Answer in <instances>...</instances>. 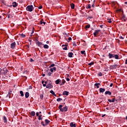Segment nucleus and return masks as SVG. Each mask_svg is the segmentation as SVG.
<instances>
[{"label":"nucleus","instance_id":"obj_33","mask_svg":"<svg viewBox=\"0 0 127 127\" xmlns=\"http://www.w3.org/2000/svg\"><path fill=\"white\" fill-rule=\"evenodd\" d=\"M20 94L21 97H23V96H24V94H23V91H20Z\"/></svg>","mask_w":127,"mask_h":127},{"label":"nucleus","instance_id":"obj_20","mask_svg":"<svg viewBox=\"0 0 127 127\" xmlns=\"http://www.w3.org/2000/svg\"><path fill=\"white\" fill-rule=\"evenodd\" d=\"M99 91H100V93H104V92L106 91V89H105V88H100L99 89Z\"/></svg>","mask_w":127,"mask_h":127},{"label":"nucleus","instance_id":"obj_1","mask_svg":"<svg viewBox=\"0 0 127 127\" xmlns=\"http://www.w3.org/2000/svg\"><path fill=\"white\" fill-rule=\"evenodd\" d=\"M53 88V85H52V81L51 80H47V89H52Z\"/></svg>","mask_w":127,"mask_h":127},{"label":"nucleus","instance_id":"obj_9","mask_svg":"<svg viewBox=\"0 0 127 127\" xmlns=\"http://www.w3.org/2000/svg\"><path fill=\"white\" fill-rule=\"evenodd\" d=\"M56 67H54L53 68H50V71L52 73H53V72H55L56 71Z\"/></svg>","mask_w":127,"mask_h":127},{"label":"nucleus","instance_id":"obj_53","mask_svg":"<svg viewBox=\"0 0 127 127\" xmlns=\"http://www.w3.org/2000/svg\"><path fill=\"white\" fill-rule=\"evenodd\" d=\"M120 39H124V37H123V36H120Z\"/></svg>","mask_w":127,"mask_h":127},{"label":"nucleus","instance_id":"obj_35","mask_svg":"<svg viewBox=\"0 0 127 127\" xmlns=\"http://www.w3.org/2000/svg\"><path fill=\"white\" fill-rule=\"evenodd\" d=\"M95 63H94V62H92L91 63H90L89 64H88V65L89 66H92V65H94Z\"/></svg>","mask_w":127,"mask_h":127},{"label":"nucleus","instance_id":"obj_59","mask_svg":"<svg viewBox=\"0 0 127 127\" xmlns=\"http://www.w3.org/2000/svg\"><path fill=\"white\" fill-rule=\"evenodd\" d=\"M29 89H32V86H30L29 87Z\"/></svg>","mask_w":127,"mask_h":127},{"label":"nucleus","instance_id":"obj_32","mask_svg":"<svg viewBox=\"0 0 127 127\" xmlns=\"http://www.w3.org/2000/svg\"><path fill=\"white\" fill-rule=\"evenodd\" d=\"M42 115H40L39 116V117H38L39 121H40V120H42Z\"/></svg>","mask_w":127,"mask_h":127},{"label":"nucleus","instance_id":"obj_60","mask_svg":"<svg viewBox=\"0 0 127 127\" xmlns=\"http://www.w3.org/2000/svg\"><path fill=\"white\" fill-rule=\"evenodd\" d=\"M105 116H106V114H104V115H103L102 116V118H104V117H105Z\"/></svg>","mask_w":127,"mask_h":127},{"label":"nucleus","instance_id":"obj_44","mask_svg":"<svg viewBox=\"0 0 127 127\" xmlns=\"http://www.w3.org/2000/svg\"><path fill=\"white\" fill-rule=\"evenodd\" d=\"M43 19H41V21H40V24H43Z\"/></svg>","mask_w":127,"mask_h":127},{"label":"nucleus","instance_id":"obj_36","mask_svg":"<svg viewBox=\"0 0 127 127\" xmlns=\"http://www.w3.org/2000/svg\"><path fill=\"white\" fill-rule=\"evenodd\" d=\"M81 54H83L84 55H86V51H81Z\"/></svg>","mask_w":127,"mask_h":127},{"label":"nucleus","instance_id":"obj_19","mask_svg":"<svg viewBox=\"0 0 127 127\" xmlns=\"http://www.w3.org/2000/svg\"><path fill=\"white\" fill-rule=\"evenodd\" d=\"M42 84H43V87H46V86H47L46 85H47V81L45 82V83H44V81L42 80Z\"/></svg>","mask_w":127,"mask_h":127},{"label":"nucleus","instance_id":"obj_5","mask_svg":"<svg viewBox=\"0 0 127 127\" xmlns=\"http://www.w3.org/2000/svg\"><path fill=\"white\" fill-rule=\"evenodd\" d=\"M45 73L47 75V76H51L52 73L49 71V69H45Z\"/></svg>","mask_w":127,"mask_h":127},{"label":"nucleus","instance_id":"obj_18","mask_svg":"<svg viewBox=\"0 0 127 127\" xmlns=\"http://www.w3.org/2000/svg\"><path fill=\"white\" fill-rule=\"evenodd\" d=\"M63 95L64 96H68V95H69V92L67 91H64L63 92Z\"/></svg>","mask_w":127,"mask_h":127},{"label":"nucleus","instance_id":"obj_45","mask_svg":"<svg viewBox=\"0 0 127 127\" xmlns=\"http://www.w3.org/2000/svg\"><path fill=\"white\" fill-rule=\"evenodd\" d=\"M29 62H34V60H33V59H30L29 60Z\"/></svg>","mask_w":127,"mask_h":127},{"label":"nucleus","instance_id":"obj_42","mask_svg":"<svg viewBox=\"0 0 127 127\" xmlns=\"http://www.w3.org/2000/svg\"><path fill=\"white\" fill-rule=\"evenodd\" d=\"M54 66H55V64H51V66H50L49 67V68H51L52 67H54Z\"/></svg>","mask_w":127,"mask_h":127},{"label":"nucleus","instance_id":"obj_15","mask_svg":"<svg viewBox=\"0 0 127 127\" xmlns=\"http://www.w3.org/2000/svg\"><path fill=\"white\" fill-rule=\"evenodd\" d=\"M108 101L110 103H115V101H116V99L113 98V99H112V100L109 99H108Z\"/></svg>","mask_w":127,"mask_h":127},{"label":"nucleus","instance_id":"obj_14","mask_svg":"<svg viewBox=\"0 0 127 127\" xmlns=\"http://www.w3.org/2000/svg\"><path fill=\"white\" fill-rule=\"evenodd\" d=\"M73 55H74V54L72 52L68 53V56L69 58H72V57H73Z\"/></svg>","mask_w":127,"mask_h":127},{"label":"nucleus","instance_id":"obj_16","mask_svg":"<svg viewBox=\"0 0 127 127\" xmlns=\"http://www.w3.org/2000/svg\"><path fill=\"white\" fill-rule=\"evenodd\" d=\"M12 5L13 7H16V6H17V3H16V2L14 1V2H13L12 3Z\"/></svg>","mask_w":127,"mask_h":127},{"label":"nucleus","instance_id":"obj_17","mask_svg":"<svg viewBox=\"0 0 127 127\" xmlns=\"http://www.w3.org/2000/svg\"><path fill=\"white\" fill-rule=\"evenodd\" d=\"M3 120L4 121V123L6 124L7 123V119L5 116H3Z\"/></svg>","mask_w":127,"mask_h":127},{"label":"nucleus","instance_id":"obj_21","mask_svg":"<svg viewBox=\"0 0 127 127\" xmlns=\"http://www.w3.org/2000/svg\"><path fill=\"white\" fill-rule=\"evenodd\" d=\"M46 126H47V125H49L50 124V121L48 120V119H46L45 120Z\"/></svg>","mask_w":127,"mask_h":127},{"label":"nucleus","instance_id":"obj_63","mask_svg":"<svg viewBox=\"0 0 127 127\" xmlns=\"http://www.w3.org/2000/svg\"><path fill=\"white\" fill-rule=\"evenodd\" d=\"M125 64H127V59L125 61Z\"/></svg>","mask_w":127,"mask_h":127},{"label":"nucleus","instance_id":"obj_43","mask_svg":"<svg viewBox=\"0 0 127 127\" xmlns=\"http://www.w3.org/2000/svg\"><path fill=\"white\" fill-rule=\"evenodd\" d=\"M41 125H42V126H43V127H45V126H46V124H44V122L42 121L41 122Z\"/></svg>","mask_w":127,"mask_h":127},{"label":"nucleus","instance_id":"obj_7","mask_svg":"<svg viewBox=\"0 0 127 127\" xmlns=\"http://www.w3.org/2000/svg\"><path fill=\"white\" fill-rule=\"evenodd\" d=\"M15 46H16V43L15 42H14L10 44V48H11V49H14V48H15Z\"/></svg>","mask_w":127,"mask_h":127},{"label":"nucleus","instance_id":"obj_57","mask_svg":"<svg viewBox=\"0 0 127 127\" xmlns=\"http://www.w3.org/2000/svg\"><path fill=\"white\" fill-rule=\"evenodd\" d=\"M43 24H44V25H45V24H46V22H43Z\"/></svg>","mask_w":127,"mask_h":127},{"label":"nucleus","instance_id":"obj_37","mask_svg":"<svg viewBox=\"0 0 127 127\" xmlns=\"http://www.w3.org/2000/svg\"><path fill=\"white\" fill-rule=\"evenodd\" d=\"M62 100H63L62 98H59L57 99V102H61V101H62Z\"/></svg>","mask_w":127,"mask_h":127},{"label":"nucleus","instance_id":"obj_30","mask_svg":"<svg viewBox=\"0 0 127 127\" xmlns=\"http://www.w3.org/2000/svg\"><path fill=\"white\" fill-rule=\"evenodd\" d=\"M99 85H100V83H95L94 84V86H95V87H97V89H99V88H100V86H99Z\"/></svg>","mask_w":127,"mask_h":127},{"label":"nucleus","instance_id":"obj_54","mask_svg":"<svg viewBox=\"0 0 127 127\" xmlns=\"http://www.w3.org/2000/svg\"><path fill=\"white\" fill-rule=\"evenodd\" d=\"M33 33H34V30H32L31 34H33Z\"/></svg>","mask_w":127,"mask_h":127},{"label":"nucleus","instance_id":"obj_46","mask_svg":"<svg viewBox=\"0 0 127 127\" xmlns=\"http://www.w3.org/2000/svg\"><path fill=\"white\" fill-rule=\"evenodd\" d=\"M21 36H22V37H23V38H24V37H25V35H24V34H22L21 35Z\"/></svg>","mask_w":127,"mask_h":127},{"label":"nucleus","instance_id":"obj_47","mask_svg":"<svg viewBox=\"0 0 127 127\" xmlns=\"http://www.w3.org/2000/svg\"><path fill=\"white\" fill-rule=\"evenodd\" d=\"M40 99H41V100H42V99H43V95L41 94V95H40Z\"/></svg>","mask_w":127,"mask_h":127},{"label":"nucleus","instance_id":"obj_50","mask_svg":"<svg viewBox=\"0 0 127 127\" xmlns=\"http://www.w3.org/2000/svg\"><path fill=\"white\" fill-rule=\"evenodd\" d=\"M66 81H67L68 82H69V81H70V78H66Z\"/></svg>","mask_w":127,"mask_h":127},{"label":"nucleus","instance_id":"obj_12","mask_svg":"<svg viewBox=\"0 0 127 127\" xmlns=\"http://www.w3.org/2000/svg\"><path fill=\"white\" fill-rule=\"evenodd\" d=\"M105 95H109V96H111V95H112V92L110 91H106L105 92Z\"/></svg>","mask_w":127,"mask_h":127},{"label":"nucleus","instance_id":"obj_10","mask_svg":"<svg viewBox=\"0 0 127 127\" xmlns=\"http://www.w3.org/2000/svg\"><path fill=\"white\" fill-rule=\"evenodd\" d=\"M57 85H59L60 83H61V79H57V80L55 81V82Z\"/></svg>","mask_w":127,"mask_h":127},{"label":"nucleus","instance_id":"obj_40","mask_svg":"<svg viewBox=\"0 0 127 127\" xmlns=\"http://www.w3.org/2000/svg\"><path fill=\"white\" fill-rule=\"evenodd\" d=\"M108 22H109V23H112V19H109V18H108Z\"/></svg>","mask_w":127,"mask_h":127},{"label":"nucleus","instance_id":"obj_6","mask_svg":"<svg viewBox=\"0 0 127 127\" xmlns=\"http://www.w3.org/2000/svg\"><path fill=\"white\" fill-rule=\"evenodd\" d=\"M101 31V30H96L95 32L93 33V35L95 37H96L97 35H99V32Z\"/></svg>","mask_w":127,"mask_h":127},{"label":"nucleus","instance_id":"obj_28","mask_svg":"<svg viewBox=\"0 0 127 127\" xmlns=\"http://www.w3.org/2000/svg\"><path fill=\"white\" fill-rule=\"evenodd\" d=\"M70 6L72 9H74V8H75V4H74V3H71Z\"/></svg>","mask_w":127,"mask_h":127},{"label":"nucleus","instance_id":"obj_4","mask_svg":"<svg viewBox=\"0 0 127 127\" xmlns=\"http://www.w3.org/2000/svg\"><path fill=\"white\" fill-rule=\"evenodd\" d=\"M108 57L110 59H112V58H115L116 59H119V55H114L113 54L109 53Z\"/></svg>","mask_w":127,"mask_h":127},{"label":"nucleus","instance_id":"obj_3","mask_svg":"<svg viewBox=\"0 0 127 127\" xmlns=\"http://www.w3.org/2000/svg\"><path fill=\"white\" fill-rule=\"evenodd\" d=\"M34 9V7H33V5H29L26 7V10H27V11H29L30 12L33 11Z\"/></svg>","mask_w":127,"mask_h":127},{"label":"nucleus","instance_id":"obj_62","mask_svg":"<svg viewBox=\"0 0 127 127\" xmlns=\"http://www.w3.org/2000/svg\"><path fill=\"white\" fill-rule=\"evenodd\" d=\"M42 76H43V77H45V74H42Z\"/></svg>","mask_w":127,"mask_h":127},{"label":"nucleus","instance_id":"obj_41","mask_svg":"<svg viewBox=\"0 0 127 127\" xmlns=\"http://www.w3.org/2000/svg\"><path fill=\"white\" fill-rule=\"evenodd\" d=\"M86 8L88 9V8H91V4H89L87 6H86Z\"/></svg>","mask_w":127,"mask_h":127},{"label":"nucleus","instance_id":"obj_27","mask_svg":"<svg viewBox=\"0 0 127 127\" xmlns=\"http://www.w3.org/2000/svg\"><path fill=\"white\" fill-rule=\"evenodd\" d=\"M44 48H45V49H48L49 48V46L48 45H44Z\"/></svg>","mask_w":127,"mask_h":127},{"label":"nucleus","instance_id":"obj_13","mask_svg":"<svg viewBox=\"0 0 127 127\" xmlns=\"http://www.w3.org/2000/svg\"><path fill=\"white\" fill-rule=\"evenodd\" d=\"M37 44L38 46H39V47H42V45H43L42 43H41L39 41H38L37 42Z\"/></svg>","mask_w":127,"mask_h":127},{"label":"nucleus","instance_id":"obj_26","mask_svg":"<svg viewBox=\"0 0 127 127\" xmlns=\"http://www.w3.org/2000/svg\"><path fill=\"white\" fill-rule=\"evenodd\" d=\"M25 96L26 98H28V97H29V92H26L25 94Z\"/></svg>","mask_w":127,"mask_h":127},{"label":"nucleus","instance_id":"obj_25","mask_svg":"<svg viewBox=\"0 0 127 127\" xmlns=\"http://www.w3.org/2000/svg\"><path fill=\"white\" fill-rule=\"evenodd\" d=\"M50 93L53 94V96H55V97H56V94H55V93H54V91H53V90H51Z\"/></svg>","mask_w":127,"mask_h":127},{"label":"nucleus","instance_id":"obj_55","mask_svg":"<svg viewBox=\"0 0 127 127\" xmlns=\"http://www.w3.org/2000/svg\"><path fill=\"white\" fill-rule=\"evenodd\" d=\"M88 18H90V19L93 18L92 16H89Z\"/></svg>","mask_w":127,"mask_h":127},{"label":"nucleus","instance_id":"obj_11","mask_svg":"<svg viewBox=\"0 0 127 127\" xmlns=\"http://www.w3.org/2000/svg\"><path fill=\"white\" fill-rule=\"evenodd\" d=\"M62 47H63V49H64V50H68V49L67 48V45H63Z\"/></svg>","mask_w":127,"mask_h":127},{"label":"nucleus","instance_id":"obj_51","mask_svg":"<svg viewBox=\"0 0 127 127\" xmlns=\"http://www.w3.org/2000/svg\"><path fill=\"white\" fill-rule=\"evenodd\" d=\"M68 40H69V41L72 40V38L69 37L68 39Z\"/></svg>","mask_w":127,"mask_h":127},{"label":"nucleus","instance_id":"obj_22","mask_svg":"<svg viewBox=\"0 0 127 127\" xmlns=\"http://www.w3.org/2000/svg\"><path fill=\"white\" fill-rule=\"evenodd\" d=\"M70 127H76V124L73 123V122L70 123Z\"/></svg>","mask_w":127,"mask_h":127},{"label":"nucleus","instance_id":"obj_39","mask_svg":"<svg viewBox=\"0 0 127 127\" xmlns=\"http://www.w3.org/2000/svg\"><path fill=\"white\" fill-rule=\"evenodd\" d=\"M98 76H100V77H101V76H103V73L102 72H100L98 73Z\"/></svg>","mask_w":127,"mask_h":127},{"label":"nucleus","instance_id":"obj_52","mask_svg":"<svg viewBox=\"0 0 127 127\" xmlns=\"http://www.w3.org/2000/svg\"><path fill=\"white\" fill-rule=\"evenodd\" d=\"M114 84L113 83H111L110 87H113Z\"/></svg>","mask_w":127,"mask_h":127},{"label":"nucleus","instance_id":"obj_48","mask_svg":"<svg viewBox=\"0 0 127 127\" xmlns=\"http://www.w3.org/2000/svg\"><path fill=\"white\" fill-rule=\"evenodd\" d=\"M39 9H41L42 8V5H40V6L38 7Z\"/></svg>","mask_w":127,"mask_h":127},{"label":"nucleus","instance_id":"obj_31","mask_svg":"<svg viewBox=\"0 0 127 127\" xmlns=\"http://www.w3.org/2000/svg\"><path fill=\"white\" fill-rule=\"evenodd\" d=\"M11 93H12V91H9L8 93V95H9L8 97L9 99H10V95L11 94Z\"/></svg>","mask_w":127,"mask_h":127},{"label":"nucleus","instance_id":"obj_34","mask_svg":"<svg viewBox=\"0 0 127 127\" xmlns=\"http://www.w3.org/2000/svg\"><path fill=\"white\" fill-rule=\"evenodd\" d=\"M90 25L88 24L85 26V29H86L87 30V28H90Z\"/></svg>","mask_w":127,"mask_h":127},{"label":"nucleus","instance_id":"obj_23","mask_svg":"<svg viewBox=\"0 0 127 127\" xmlns=\"http://www.w3.org/2000/svg\"><path fill=\"white\" fill-rule=\"evenodd\" d=\"M122 19H124V21H127V17H126V16L124 14H123V16H122Z\"/></svg>","mask_w":127,"mask_h":127},{"label":"nucleus","instance_id":"obj_2","mask_svg":"<svg viewBox=\"0 0 127 127\" xmlns=\"http://www.w3.org/2000/svg\"><path fill=\"white\" fill-rule=\"evenodd\" d=\"M63 107V105H59V109L60 111H61L62 112H64L65 113V112H67V111H68V107L67 106H65L64 108Z\"/></svg>","mask_w":127,"mask_h":127},{"label":"nucleus","instance_id":"obj_29","mask_svg":"<svg viewBox=\"0 0 127 127\" xmlns=\"http://www.w3.org/2000/svg\"><path fill=\"white\" fill-rule=\"evenodd\" d=\"M31 116H32V117H34V116H35V112L32 111L31 112Z\"/></svg>","mask_w":127,"mask_h":127},{"label":"nucleus","instance_id":"obj_64","mask_svg":"<svg viewBox=\"0 0 127 127\" xmlns=\"http://www.w3.org/2000/svg\"><path fill=\"white\" fill-rule=\"evenodd\" d=\"M125 4H127V2H125Z\"/></svg>","mask_w":127,"mask_h":127},{"label":"nucleus","instance_id":"obj_38","mask_svg":"<svg viewBox=\"0 0 127 127\" xmlns=\"http://www.w3.org/2000/svg\"><path fill=\"white\" fill-rule=\"evenodd\" d=\"M72 43H73V46L74 47H76V46H77V44H76V42H73Z\"/></svg>","mask_w":127,"mask_h":127},{"label":"nucleus","instance_id":"obj_58","mask_svg":"<svg viewBox=\"0 0 127 127\" xmlns=\"http://www.w3.org/2000/svg\"><path fill=\"white\" fill-rule=\"evenodd\" d=\"M100 28H103V25H101L100 26Z\"/></svg>","mask_w":127,"mask_h":127},{"label":"nucleus","instance_id":"obj_49","mask_svg":"<svg viewBox=\"0 0 127 127\" xmlns=\"http://www.w3.org/2000/svg\"><path fill=\"white\" fill-rule=\"evenodd\" d=\"M36 115L37 117H39V113L37 112Z\"/></svg>","mask_w":127,"mask_h":127},{"label":"nucleus","instance_id":"obj_61","mask_svg":"<svg viewBox=\"0 0 127 127\" xmlns=\"http://www.w3.org/2000/svg\"><path fill=\"white\" fill-rule=\"evenodd\" d=\"M46 43H47V44H49V41H47V42H46Z\"/></svg>","mask_w":127,"mask_h":127},{"label":"nucleus","instance_id":"obj_8","mask_svg":"<svg viewBox=\"0 0 127 127\" xmlns=\"http://www.w3.org/2000/svg\"><path fill=\"white\" fill-rule=\"evenodd\" d=\"M118 67V64H115V65H111L110 66V69H111L113 70V69H117V67Z\"/></svg>","mask_w":127,"mask_h":127},{"label":"nucleus","instance_id":"obj_24","mask_svg":"<svg viewBox=\"0 0 127 127\" xmlns=\"http://www.w3.org/2000/svg\"><path fill=\"white\" fill-rule=\"evenodd\" d=\"M62 81V83L60 84V86H63V85H64L65 83H66V81H65V80L64 79H63Z\"/></svg>","mask_w":127,"mask_h":127},{"label":"nucleus","instance_id":"obj_56","mask_svg":"<svg viewBox=\"0 0 127 127\" xmlns=\"http://www.w3.org/2000/svg\"><path fill=\"white\" fill-rule=\"evenodd\" d=\"M94 6H95V3H93V4L92 5V7H94Z\"/></svg>","mask_w":127,"mask_h":127}]
</instances>
